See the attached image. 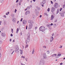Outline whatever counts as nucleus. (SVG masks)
<instances>
[{"label":"nucleus","instance_id":"1","mask_svg":"<svg viewBox=\"0 0 65 65\" xmlns=\"http://www.w3.org/2000/svg\"><path fill=\"white\" fill-rule=\"evenodd\" d=\"M27 36H28L27 38V40H26L27 42L28 43H29V41H30V33H29L27 34Z\"/></svg>","mask_w":65,"mask_h":65},{"label":"nucleus","instance_id":"2","mask_svg":"<svg viewBox=\"0 0 65 65\" xmlns=\"http://www.w3.org/2000/svg\"><path fill=\"white\" fill-rule=\"evenodd\" d=\"M45 30V27L43 26H42L40 27L39 28L40 31L43 32Z\"/></svg>","mask_w":65,"mask_h":65},{"label":"nucleus","instance_id":"3","mask_svg":"<svg viewBox=\"0 0 65 65\" xmlns=\"http://www.w3.org/2000/svg\"><path fill=\"white\" fill-rule=\"evenodd\" d=\"M65 13V11L62 10L61 11V12H60L59 14L61 17H64V14Z\"/></svg>","mask_w":65,"mask_h":65},{"label":"nucleus","instance_id":"4","mask_svg":"<svg viewBox=\"0 0 65 65\" xmlns=\"http://www.w3.org/2000/svg\"><path fill=\"white\" fill-rule=\"evenodd\" d=\"M32 27H33V24H32V23L31 22V23H30L29 24V27L28 28V29L29 30L31 29V28H32Z\"/></svg>","mask_w":65,"mask_h":65},{"label":"nucleus","instance_id":"5","mask_svg":"<svg viewBox=\"0 0 65 65\" xmlns=\"http://www.w3.org/2000/svg\"><path fill=\"white\" fill-rule=\"evenodd\" d=\"M15 52H16V51L18 52V53H19V51H20V49L19 48V47L18 46H16V49H15Z\"/></svg>","mask_w":65,"mask_h":65},{"label":"nucleus","instance_id":"6","mask_svg":"<svg viewBox=\"0 0 65 65\" xmlns=\"http://www.w3.org/2000/svg\"><path fill=\"white\" fill-rule=\"evenodd\" d=\"M23 24L24 25H26L27 23V21L26 20H23Z\"/></svg>","mask_w":65,"mask_h":65},{"label":"nucleus","instance_id":"7","mask_svg":"<svg viewBox=\"0 0 65 65\" xmlns=\"http://www.w3.org/2000/svg\"><path fill=\"white\" fill-rule=\"evenodd\" d=\"M58 7V4L57 3H55V4H54V7H55V8H57Z\"/></svg>","mask_w":65,"mask_h":65},{"label":"nucleus","instance_id":"8","mask_svg":"<svg viewBox=\"0 0 65 65\" xmlns=\"http://www.w3.org/2000/svg\"><path fill=\"white\" fill-rule=\"evenodd\" d=\"M51 12L52 13H53L55 11V8L54 7H53L51 8Z\"/></svg>","mask_w":65,"mask_h":65},{"label":"nucleus","instance_id":"9","mask_svg":"<svg viewBox=\"0 0 65 65\" xmlns=\"http://www.w3.org/2000/svg\"><path fill=\"white\" fill-rule=\"evenodd\" d=\"M30 12L29 10H27L25 12V15H27V14H29L30 13Z\"/></svg>","mask_w":65,"mask_h":65},{"label":"nucleus","instance_id":"10","mask_svg":"<svg viewBox=\"0 0 65 65\" xmlns=\"http://www.w3.org/2000/svg\"><path fill=\"white\" fill-rule=\"evenodd\" d=\"M43 55L44 56V59H46L47 58V56L46 55V53H44Z\"/></svg>","mask_w":65,"mask_h":65},{"label":"nucleus","instance_id":"11","mask_svg":"<svg viewBox=\"0 0 65 65\" xmlns=\"http://www.w3.org/2000/svg\"><path fill=\"white\" fill-rule=\"evenodd\" d=\"M39 65H44V61L41 62L39 63Z\"/></svg>","mask_w":65,"mask_h":65},{"label":"nucleus","instance_id":"12","mask_svg":"<svg viewBox=\"0 0 65 65\" xmlns=\"http://www.w3.org/2000/svg\"><path fill=\"white\" fill-rule=\"evenodd\" d=\"M54 40V38H53V37H51V38L50 39V42H52L53 41V40Z\"/></svg>","mask_w":65,"mask_h":65},{"label":"nucleus","instance_id":"13","mask_svg":"<svg viewBox=\"0 0 65 65\" xmlns=\"http://www.w3.org/2000/svg\"><path fill=\"white\" fill-rule=\"evenodd\" d=\"M16 20V19L15 18H14V19H12V21H13V22H15V21Z\"/></svg>","mask_w":65,"mask_h":65},{"label":"nucleus","instance_id":"14","mask_svg":"<svg viewBox=\"0 0 65 65\" xmlns=\"http://www.w3.org/2000/svg\"><path fill=\"white\" fill-rule=\"evenodd\" d=\"M37 9H38V10H40V8L38 7V6L36 7Z\"/></svg>","mask_w":65,"mask_h":65},{"label":"nucleus","instance_id":"15","mask_svg":"<svg viewBox=\"0 0 65 65\" xmlns=\"http://www.w3.org/2000/svg\"><path fill=\"white\" fill-rule=\"evenodd\" d=\"M32 21L30 20H29L28 21V23H30H30H32Z\"/></svg>","mask_w":65,"mask_h":65},{"label":"nucleus","instance_id":"16","mask_svg":"<svg viewBox=\"0 0 65 65\" xmlns=\"http://www.w3.org/2000/svg\"><path fill=\"white\" fill-rule=\"evenodd\" d=\"M2 35L3 36H5V34H4H4L3 33H2Z\"/></svg>","mask_w":65,"mask_h":65},{"label":"nucleus","instance_id":"17","mask_svg":"<svg viewBox=\"0 0 65 65\" xmlns=\"http://www.w3.org/2000/svg\"><path fill=\"white\" fill-rule=\"evenodd\" d=\"M59 9H58L57 11V13H56V14H58V13H59Z\"/></svg>","mask_w":65,"mask_h":65},{"label":"nucleus","instance_id":"18","mask_svg":"<svg viewBox=\"0 0 65 65\" xmlns=\"http://www.w3.org/2000/svg\"><path fill=\"white\" fill-rule=\"evenodd\" d=\"M20 51L21 54H23V50H20Z\"/></svg>","mask_w":65,"mask_h":65},{"label":"nucleus","instance_id":"19","mask_svg":"<svg viewBox=\"0 0 65 65\" xmlns=\"http://www.w3.org/2000/svg\"><path fill=\"white\" fill-rule=\"evenodd\" d=\"M34 53V48L33 49L32 53V54H33Z\"/></svg>","mask_w":65,"mask_h":65},{"label":"nucleus","instance_id":"20","mask_svg":"<svg viewBox=\"0 0 65 65\" xmlns=\"http://www.w3.org/2000/svg\"><path fill=\"white\" fill-rule=\"evenodd\" d=\"M57 54H54L52 55V57H55V56H56Z\"/></svg>","mask_w":65,"mask_h":65},{"label":"nucleus","instance_id":"21","mask_svg":"<svg viewBox=\"0 0 65 65\" xmlns=\"http://www.w3.org/2000/svg\"><path fill=\"white\" fill-rule=\"evenodd\" d=\"M11 16L12 17V18H14V15L13 14H11Z\"/></svg>","mask_w":65,"mask_h":65},{"label":"nucleus","instance_id":"22","mask_svg":"<svg viewBox=\"0 0 65 65\" xmlns=\"http://www.w3.org/2000/svg\"><path fill=\"white\" fill-rule=\"evenodd\" d=\"M53 27H54V28H55V27H56V24H54L53 25Z\"/></svg>","mask_w":65,"mask_h":65},{"label":"nucleus","instance_id":"23","mask_svg":"<svg viewBox=\"0 0 65 65\" xmlns=\"http://www.w3.org/2000/svg\"><path fill=\"white\" fill-rule=\"evenodd\" d=\"M47 27H48V28H49L51 27V25H46Z\"/></svg>","mask_w":65,"mask_h":65},{"label":"nucleus","instance_id":"24","mask_svg":"<svg viewBox=\"0 0 65 65\" xmlns=\"http://www.w3.org/2000/svg\"><path fill=\"white\" fill-rule=\"evenodd\" d=\"M18 31H19V28H18L17 30L16 33H18Z\"/></svg>","mask_w":65,"mask_h":65},{"label":"nucleus","instance_id":"25","mask_svg":"<svg viewBox=\"0 0 65 65\" xmlns=\"http://www.w3.org/2000/svg\"><path fill=\"white\" fill-rule=\"evenodd\" d=\"M54 15H52L51 16V18L54 19Z\"/></svg>","mask_w":65,"mask_h":65},{"label":"nucleus","instance_id":"26","mask_svg":"<svg viewBox=\"0 0 65 65\" xmlns=\"http://www.w3.org/2000/svg\"><path fill=\"white\" fill-rule=\"evenodd\" d=\"M42 1L44 3V4H45V0Z\"/></svg>","mask_w":65,"mask_h":65},{"label":"nucleus","instance_id":"27","mask_svg":"<svg viewBox=\"0 0 65 65\" xmlns=\"http://www.w3.org/2000/svg\"><path fill=\"white\" fill-rule=\"evenodd\" d=\"M9 12H7L6 13V15H8V14H9Z\"/></svg>","mask_w":65,"mask_h":65},{"label":"nucleus","instance_id":"28","mask_svg":"<svg viewBox=\"0 0 65 65\" xmlns=\"http://www.w3.org/2000/svg\"><path fill=\"white\" fill-rule=\"evenodd\" d=\"M43 48H46V47L45 46H43Z\"/></svg>","mask_w":65,"mask_h":65},{"label":"nucleus","instance_id":"29","mask_svg":"<svg viewBox=\"0 0 65 65\" xmlns=\"http://www.w3.org/2000/svg\"><path fill=\"white\" fill-rule=\"evenodd\" d=\"M4 0H1V3H2L4 1Z\"/></svg>","mask_w":65,"mask_h":65},{"label":"nucleus","instance_id":"30","mask_svg":"<svg viewBox=\"0 0 65 65\" xmlns=\"http://www.w3.org/2000/svg\"><path fill=\"white\" fill-rule=\"evenodd\" d=\"M47 54H49L50 53V52L49 51H47Z\"/></svg>","mask_w":65,"mask_h":65},{"label":"nucleus","instance_id":"31","mask_svg":"<svg viewBox=\"0 0 65 65\" xmlns=\"http://www.w3.org/2000/svg\"><path fill=\"white\" fill-rule=\"evenodd\" d=\"M50 8H48V9H47V10L48 11V12H49V11H50Z\"/></svg>","mask_w":65,"mask_h":65},{"label":"nucleus","instance_id":"32","mask_svg":"<svg viewBox=\"0 0 65 65\" xmlns=\"http://www.w3.org/2000/svg\"><path fill=\"white\" fill-rule=\"evenodd\" d=\"M15 51L14 50L11 53V55H12V54H13V53H14V52Z\"/></svg>","mask_w":65,"mask_h":65},{"label":"nucleus","instance_id":"33","mask_svg":"<svg viewBox=\"0 0 65 65\" xmlns=\"http://www.w3.org/2000/svg\"><path fill=\"white\" fill-rule=\"evenodd\" d=\"M22 1L23 0H20V1H19V2L20 3H21Z\"/></svg>","mask_w":65,"mask_h":65},{"label":"nucleus","instance_id":"34","mask_svg":"<svg viewBox=\"0 0 65 65\" xmlns=\"http://www.w3.org/2000/svg\"><path fill=\"white\" fill-rule=\"evenodd\" d=\"M22 32H20V36H21V35H22Z\"/></svg>","mask_w":65,"mask_h":65},{"label":"nucleus","instance_id":"35","mask_svg":"<svg viewBox=\"0 0 65 65\" xmlns=\"http://www.w3.org/2000/svg\"><path fill=\"white\" fill-rule=\"evenodd\" d=\"M17 9H15V11H14V12L15 13H16V12H17Z\"/></svg>","mask_w":65,"mask_h":65},{"label":"nucleus","instance_id":"36","mask_svg":"<svg viewBox=\"0 0 65 65\" xmlns=\"http://www.w3.org/2000/svg\"><path fill=\"white\" fill-rule=\"evenodd\" d=\"M62 10V8H60V11H61V10Z\"/></svg>","mask_w":65,"mask_h":65},{"label":"nucleus","instance_id":"37","mask_svg":"<svg viewBox=\"0 0 65 65\" xmlns=\"http://www.w3.org/2000/svg\"><path fill=\"white\" fill-rule=\"evenodd\" d=\"M61 56V54H59L58 55V56Z\"/></svg>","mask_w":65,"mask_h":65},{"label":"nucleus","instance_id":"38","mask_svg":"<svg viewBox=\"0 0 65 65\" xmlns=\"http://www.w3.org/2000/svg\"><path fill=\"white\" fill-rule=\"evenodd\" d=\"M11 32L12 33H13V29H11Z\"/></svg>","mask_w":65,"mask_h":65},{"label":"nucleus","instance_id":"39","mask_svg":"<svg viewBox=\"0 0 65 65\" xmlns=\"http://www.w3.org/2000/svg\"><path fill=\"white\" fill-rule=\"evenodd\" d=\"M57 20L56 19L54 21V23H56V22H57Z\"/></svg>","mask_w":65,"mask_h":65},{"label":"nucleus","instance_id":"40","mask_svg":"<svg viewBox=\"0 0 65 65\" xmlns=\"http://www.w3.org/2000/svg\"><path fill=\"white\" fill-rule=\"evenodd\" d=\"M2 43V41L0 40V44H1Z\"/></svg>","mask_w":65,"mask_h":65},{"label":"nucleus","instance_id":"41","mask_svg":"<svg viewBox=\"0 0 65 65\" xmlns=\"http://www.w3.org/2000/svg\"><path fill=\"white\" fill-rule=\"evenodd\" d=\"M30 6L28 7L27 8H28V9H29L30 8Z\"/></svg>","mask_w":65,"mask_h":65},{"label":"nucleus","instance_id":"42","mask_svg":"<svg viewBox=\"0 0 65 65\" xmlns=\"http://www.w3.org/2000/svg\"><path fill=\"white\" fill-rule=\"evenodd\" d=\"M21 58H23L24 59H25V56H22L21 57Z\"/></svg>","mask_w":65,"mask_h":65},{"label":"nucleus","instance_id":"43","mask_svg":"<svg viewBox=\"0 0 65 65\" xmlns=\"http://www.w3.org/2000/svg\"><path fill=\"white\" fill-rule=\"evenodd\" d=\"M22 21H23V18H22L21 19V20H20V22H22Z\"/></svg>","mask_w":65,"mask_h":65},{"label":"nucleus","instance_id":"44","mask_svg":"<svg viewBox=\"0 0 65 65\" xmlns=\"http://www.w3.org/2000/svg\"><path fill=\"white\" fill-rule=\"evenodd\" d=\"M10 36L11 37H12V36H13V35H12V34H11L10 35Z\"/></svg>","mask_w":65,"mask_h":65},{"label":"nucleus","instance_id":"45","mask_svg":"<svg viewBox=\"0 0 65 65\" xmlns=\"http://www.w3.org/2000/svg\"><path fill=\"white\" fill-rule=\"evenodd\" d=\"M51 4H53V1H51Z\"/></svg>","mask_w":65,"mask_h":65},{"label":"nucleus","instance_id":"46","mask_svg":"<svg viewBox=\"0 0 65 65\" xmlns=\"http://www.w3.org/2000/svg\"><path fill=\"white\" fill-rule=\"evenodd\" d=\"M47 14V13H44V15H46Z\"/></svg>","mask_w":65,"mask_h":65},{"label":"nucleus","instance_id":"47","mask_svg":"<svg viewBox=\"0 0 65 65\" xmlns=\"http://www.w3.org/2000/svg\"><path fill=\"white\" fill-rule=\"evenodd\" d=\"M28 28V26H27V25L26 26V30H27V29Z\"/></svg>","mask_w":65,"mask_h":65},{"label":"nucleus","instance_id":"48","mask_svg":"<svg viewBox=\"0 0 65 65\" xmlns=\"http://www.w3.org/2000/svg\"><path fill=\"white\" fill-rule=\"evenodd\" d=\"M19 2V0H17L16 1V3H18Z\"/></svg>","mask_w":65,"mask_h":65},{"label":"nucleus","instance_id":"49","mask_svg":"<svg viewBox=\"0 0 65 65\" xmlns=\"http://www.w3.org/2000/svg\"><path fill=\"white\" fill-rule=\"evenodd\" d=\"M37 27H35V30H36V29H37Z\"/></svg>","mask_w":65,"mask_h":65},{"label":"nucleus","instance_id":"50","mask_svg":"<svg viewBox=\"0 0 65 65\" xmlns=\"http://www.w3.org/2000/svg\"><path fill=\"white\" fill-rule=\"evenodd\" d=\"M26 47H28V45H26L25 46Z\"/></svg>","mask_w":65,"mask_h":65},{"label":"nucleus","instance_id":"51","mask_svg":"<svg viewBox=\"0 0 65 65\" xmlns=\"http://www.w3.org/2000/svg\"><path fill=\"white\" fill-rule=\"evenodd\" d=\"M62 64H63L62 63H61L60 64V65H62Z\"/></svg>","mask_w":65,"mask_h":65},{"label":"nucleus","instance_id":"52","mask_svg":"<svg viewBox=\"0 0 65 65\" xmlns=\"http://www.w3.org/2000/svg\"><path fill=\"white\" fill-rule=\"evenodd\" d=\"M51 26H53V23H51Z\"/></svg>","mask_w":65,"mask_h":65},{"label":"nucleus","instance_id":"53","mask_svg":"<svg viewBox=\"0 0 65 65\" xmlns=\"http://www.w3.org/2000/svg\"><path fill=\"white\" fill-rule=\"evenodd\" d=\"M25 42H26V44H27V42H27V41H25Z\"/></svg>","mask_w":65,"mask_h":65},{"label":"nucleus","instance_id":"54","mask_svg":"<svg viewBox=\"0 0 65 65\" xmlns=\"http://www.w3.org/2000/svg\"><path fill=\"white\" fill-rule=\"evenodd\" d=\"M30 8H31V7H32V5H30Z\"/></svg>","mask_w":65,"mask_h":65},{"label":"nucleus","instance_id":"55","mask_svg":"<svg viewBox=\"0 0 65 65\" xmlns=\"http://www.w3.org/2000/svg\"><path fill=\"white\" fill-rule=\"evenodd\" d=\"M21 3H20V2H19V5H20Z\"/></svg>","mask_w":65,"mask_h":65},{"label":"nucleus","instance_id":"56","mask_svg":"<svg viewBox=\"0 0 65 65\" xmlns=\"http://www.w3.org/2000/svg\"><path fill=\"white\" fill-rule=\"evenodd\" d=\"M1 54L0 53V58H1Z\"/></svg>","mask_w":65,"mask_h":65},{"label":"nucleus","instance_id":"57","mask_svg":"<svg viewBox=\"0 0 65 65\" xmlns=\"http://www.w3.org/2000/svg\"><path fill=\"white\" fill-rule=\"evenodd\" d=\"M54 35V33H53L52 35V36H53Z\"/></svg>","mask_w":65,"mask_h":65},{"label":"nucleus","instance_id":"58","mask_svg":"<svg viewBox=\"0 0 65 65\" xmlns=\"http://www.w3.org/2000/svg\"><path fill=\"white\" fill-rule=\"evenodd\" d=\"M4 18H6V15H4Z\"/></svg>","mask_w":65,"mask_h":65},{"label":"nucleus","instance_id":"59","mask_svg":"<svg viewBox=\"0 0 65 65\" xmlns=\"http://www.w3.org/2000/svg\"><path fill=\"white\" fill-rule=\"evenodd\" d=\"M41 6H42V7H44V5H43V4L41 5Z\"/></svg>","mask_w":65,"mask_h":65},{"label":"nucleus","instance_id":"60","mask_svg":"<svg viewBox=\"0 0 65 65\" xmlns=\"http://www.w3.org/2000/svg\"><path fill=\"white\" fill-rule=\"evenodd\" d=\"M28 9V8L26 9H25V10H25V11H26V10H27V9Z\"/></svg>","mask_w":65,"mask_h":65},{"label":"nucleus","instance_id":"61","mask_svg":"<svg viewBox=\"0 0 65 65\" xmlns=\"http://www.w3.org/2000/svg\"><path fill=\"white\" fill-rule=\"evenodd\" d=\"M42 17V15H40V18H41V17Z\"/></svg>","mask_w":65,"mask_h":65},{"label":"nucleus","instance_id":"62","mask_svg":"<svg viewBox=\"0 0 65 65\" xmlns=\"http://www.w3.org/2000/svg\"><path fill=\"white\" fill-rule=\"evenodd\" d=\"M19 21H17V24H18L19 23Z\"/></svg>","mask_w":65,"mask_h":65},{"label":"nucleus","instance_id":"63","mask_svg":"<svg viewBox=\"0 0 65 65\" xmlns=\"http://www.w3.org/2000/svg\"><path fill=\"white\" fill-rule=\"evenodd\" d=\"M21 65H25V64H22V63H21Z\"/></svg>","mask_w":65,"mask_h":65},{"label":"nucleus","instance_id":"64","mask_svg":"<svg viewBox=\"0 0 65 65\" xmlns=\"http://www.w3.org/2000/svg\"><path fill=\"white\" fill-rule=\"evenodd\" d=\"M10 41H11V39H10L9 40Z\"/></svg>","mask_w":65,"mask_h":65}]
</instances>
